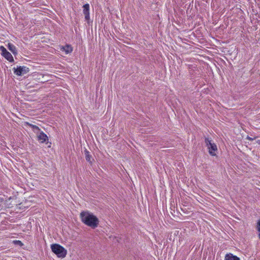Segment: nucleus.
Masks as SVG:
<instances>
[{"mask_svg": "<svg viewBox=\"0 0 260 260\" xmlns=\"http://www.w3.org/2000/svg\"><path fill=\"white\" fill-rule=\"evenodd\" d=\"M38 139L39 140L41 141L42 143H43L46 141L47 139V136L46 134H45L43 132L40 133L37 136Z\"/></svg>", "mask_w": 260, "mask_h": 260, "instance_id": "0eeeda50", "label": "nucleus"}, {"mask_svg": "<svg viewBox=\"0 0 260 260\" xmlns=\"http://www.w3.org/2000/svg\"><path fill=\"white\" fill-rule=\"evenodd\" d=\"M81 221L86 225L94 229L99 224V219L92 213L88 211H82L80 214Z\"/></svg>", "mask_w": 260, "mask_h": 260, "instance_id": "f257e3e1", "label": "nucleus"}, {"mask_svg": "<svg viewBox=\"0 0 260 260\" xmlns=\"http://www.w3.org/2000/svg\"><path fill=\"white\" fill-rule=\"evenodd\" d=\"M83 8L85 18L86 20H88L89 19V5L86 4L83 6Z\"/></svg>", "mask_w": 260, "mask_h": 260, "instance_id": "423d86ee", "label": "nucleus"}, {"mask_svg": "<svg viewBox=\"0 0 260 260\" xmlns=\"http://www.w3.org/2000/svg\"><path fill=\"white\" fill-rule=\"evenodd\" d=\"M205 143L209 149L210 154L212 156H215L216 155L215 151L217 150L216 144L214 143H212L211 140L207 138L205 139Z\"/></svg>", "mask_w": 260, "mask_h": 260, "instance_id": "7ed1b4c3", "label": "nucleus"}, {"mask_svg": "<svg viewBox=\"0 0 260 260\" xmlns=\"http://www.w3.org/2000/svg\"><path fill=\"white\" fill-rule=\"evenodd\" d=\"M256 229L258 232V236L259 238H260V219L257 223Z\"/></svg>", "mask_w": 260, "mask_h": 260, "instance_id": "ddd939ff", "label": "nucleus"}, {"mask_svg": "<svg viewBox=\"0 0 260 260\" xmlns=\"http://www.w3.org/2000/svg\"><path fill=\"white\" fill-rule=\"evenodd\" d=\"M14 73L18 76H21L23 74H26L29 71V69L24 66L19 67L17 69L14 68Z\"/></svg>", "mask_w": 260, "mask_h": 260, "instance_id": "39448f33", "label": "nucleus"}, {"mask_svg": "<svg viewBox=\"0 0 260 260\" xmlns=\"http://www.w3.org/2000/svg\"><path fill=\"white\" fill-rule=\"evenodd\" d=\"M224 260H240L237 256L234 255L232 253H228L225 256Z\"/></svg>", "mask_w": 260, "mask_h": 260, "instance_id": "6e6552de", "label": "nucleus"}, {"mask_svg": "<svg viewBox=\"0 0 260 260\" xmlns=\"http://www.w3.org/2000/svg\"><path fill=\"white\" fill-rule=\"evenodd\" d=\"M25 124L27 125H29L30 127H31L32 129V130L35 132V133H37L39 131H40L39 127L37 126V125H33L32 124H30L28 122H25Z\"/></svg>", "mask_w": 260, "mask_h": 260, "instance_id": "9d476101", "label": "nucleus"}, {"mask_svg": "<svg viewBox=\"0 0 260 260\" xmlns=\"http://www.w3.org/2000/svg\"><path fill=\"white\" fill-rule=\"evenodd\" d=\"M13 243L16 245H19L20 246H22L23 245L21 241L19 240H14L13 241Z\"/></svg>", "mask_w": 260, "mask_h": 260, "instance_id": "4468645a", "label": "nucleus"}, {"mask_svg": "<svg viewBox=\"0 0 260 260\" xmlns=\"http://www.w3.org/2000/svg\"><path fill=\"white\" fill-rule=\"evenodd\" d=\"M19 208L20 209H21V208H22L23 207H24V208H25V207H26V206H23V204H22V203L20 204L19 205Z\"/></svg>", "mask_w": 260, "mask_h": 260, "instance_id": "dca6fc26", "label": "nucleus"}, {"mask_svg": "<svg viewBox=\"0 0 260 260\" xmlns=\"http://www.w3.org/2000/svg\"><path fill=\"white\" fill-rule=\"evenodd\" d=\"M8 49L14 54L16 55L17 54V50L14 45L11 43H9L8 45Z\"/></svg>", "mask_w": 260, "mask_h": 260, "instance_id": "1a4fd4ad", "label": "nucleus"}, {"mask_svg": "<svg viewBox=\"0 0 260 260\" xmlns=\"http://www.w3.org/2000/svg\"><path fill=\"white\" fill-rule=\"evenodd\" d=\"M255 138H256V137L251 138V137H250L248 136H247V137H246V139L249 140L250 141H252V140L255 139Z\"/></svg>", "mask_w": 260, "mask_h": 260, "instance_id": "2eb2a0df", "label": "nucleus"}, {"mask_svg": "<svg viewBox=\"0 0 260 260\" xmlns=\"http://www.w3.org/2000/svg\"><path fill=\"white\" fill-rule=\"evenodd\" d=\"M52 251L59 257H66L67 251L62 246L57 244H53L51 245Z\"/></svg>", "mask_w": 260, "mask_h": 260, "instance_id": "f03ea898", "label": "nucleus"}, {"mask_svg": "<svg viewBox=\"0 0 260 260\" xmlns=\"http://www.w3.org/2000/svg\"><path fill=\"white\" fill-rule=\"evenodd\" d=\"M62 49L67 54L71 53L73 51L72 47L70 45H66Z\"/></svg>", "mask_w": 260, "mask_h": 260, "instance_id": "9b49d317", "label": "nucleus"}, {"mask_svg": "<svg viewBox=\"0 0 260 260\" xmlns=\"http://www.w3.org/2000/svg\"><path fill=\"white\" fill-rule=\"evenodd\" d=\"M85 154H86L85 157H86V160L91 162V160H90L91 156L90 155L89 152L87 151V150H86Z\"/></svg>", "mask_w": 260, "mask_h": 260, "instance_id": "f8f14e48", "label": "nucleus"}, {"mask_svg": "<svg viewBox=\"0 0 260 260\" xmlns=\"http://www.w3.org/2000/svg\"><path fill=\"white\" fill-rule=\"evenodd\" d=\"M0 50L2 51V55L10 62H13L14 59L11 54L3 46L0 47Z\"/></svg>", "mask_w": 260, "mask_h": 260, "instance_id": "20e7f679", "label": "nucleus"}]
</instances>
